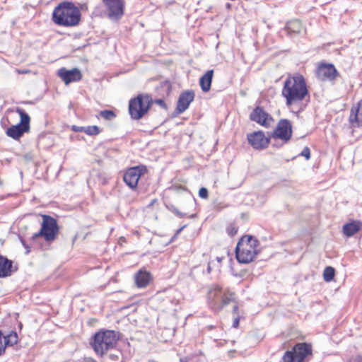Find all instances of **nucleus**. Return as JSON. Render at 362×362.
I'll list each match as a JSON object with an SVG mask.
<instances>
[{
    "label": "nucleus",
    "instance_id": "obj_1",
    "mask_svg": "<svg viewBox=\"0 0 362 362\" xmlns=\"http://www.w3.org/2000/svg\"><path fill=\"white\" fill-rule=\"evenodd\" d=\"M308 94L306 83L302 75L291 76L285 80L281 95L286 99L287 106L302 102Z\"/></svg>",
    "mask_w": 362,
    "mask_h": 362
},
{
    "label": "nucleus",
    "instance_id": "obj_2",
    "mask_svg": "<svg viewBox=\"0 0 362 362\" xmlns=\"http://www.w3.org/2000/svg\"><path fill=\"white\" fill-rule=\"evenodd\" d=\"M81 11L73 3L64 1L60 3L53 11L52 21L58 25L73 27L81 21Z\"/></svg>",
    "mask_w": 362,
    "mask_h": 362
},
{
    "label": "nucleus",
    "instance_id": "obj_3",
    "mask_svg": "<svg viewBox=\"0 0 362 362\" xmlns=\"http://www.w3.org/2000/svg\"><path fill=\"white\" fill-rule=\"evenodd\" d=\"M259 252L258 240L252 235H244L237 244L235 256L240 263L247 264L252 262Z\"/></svg>",
    "mask_w": 362,
    "mask_h": 362
},
{
    "label": "nucleus",
    "instance_id": "obj_4",
    "mask_svg": "<svg viewBox=\"0 0 362 362\" xmlns=\"http://www.w3.org/2000/svg\"><path fill=\"white\" fill-rule=\"evenodd\" d=\"M235 294L228 290H223L218 285H212L207 294L211 308L215 311L221 310L223 306L235 300Z\"/></svg>",
    "mask_w": 362,
    "mask_h": 362
},
{
    "label": "nucleus",
    "instance_id": "obj_5",
    "mask_svg": "<svg viewBox=\"0 0 362 362\" xmlns=\"http://www.w3.org/2000/svg\"><path fill=\"white\" fill-rule=\"evenodd\" d=\"M117 342V335L114 331L106 330L97 332L90 343L98 355L103 356L105 351L112 349Z\"/></svg>",
    "mask_w": 362,
    "mask_h": 362
},
{
    "label": "nucleus",
    "instance_id": "obj_6",
    "mask_svg": "<svg viewBox=\"0 0 362 362\" xmlns=\"http://www.w3.org/2000/svg\"><path fill=\"white\" fill-rule=\"evenodd\" d=\"M151 105V98L149 95H139L132 98L129 103V112L134 119H139L148 112Z\"/></svg>",
    "mask_w": 362,
    "mask_h": 362
},
{
    "label": "nucleus",
    "instance_id": "obj_7",
    "mask_svg": "<svg viewBox=\"0 0 362 362\" xmlns=\"http://www.w3.org/2000/svg\"><path fill=\"white\" fill-rule=\"evenodd\" d=\"M16 112L21 117L20 123L11 126L6 130V134L13 139H18L24 133L30 130V118L28 114L24 110L19 107L16 109Z\"/></svg>",
    "mask_w": 362,
    "mask_h": 362
},
{
    "label": "nucleus",
    "instance_id": "obj_8",
    "mask_svg": "<svg viewBox=\"0 0 362 362\" xmlns=\"http://www.w3.org/2000/svg\"><path fill=\"white\" fill-rule=\"evenodd\" d=\"M312 354V347L307 343H298L286 351L282 359L284 362H304L305 358Z\"/></svg>",
    "mask_w": 362,
    "mask_h": 362
},
{
    "label": "nucleus",
    "instance_id": "obj_9",
    "mask_svg": "<svg viewBox=\"0 0 362 362\" xmlns=\"http://www.w3.org/2000/svg\"><path fill=\"white\" fill-rule=\"evenodd\" d=\"M43 221L42 223L40 230L33 235V238L35 239L40 236H42L47 241H51L55 239L58 233V226L57 221L47 215H43Z\"/></svg>",
    "mask_w": 362,
    "mask_h": 362
},
{
    "label": "nucleus",
    "instance_id": "obj_10",
    "mask_svg": "<svg viewBox=\"0 0 362 362\" xmlns=\"http://www.w3.org/2000/svg\"><path fill=\"white\" fill-rule=\"evenodd\" d=\"M292 136V126L289 120L281 119L272 134L273 139H279L284 143L288 142Z\"/></svg>",
    "mask_w": 362,
    "mask_h": 362
},
{
    "label": "nucleus",
    "instance_id": "obj_11",
    "mask_svg": "<svg viewBox=\"0 0 362 362\" xmlns=\"http://www.w3.org/2000/svg\"><path fill=\"white\" fill-rule=\"evenodd\" d=\"M107 8L108 17L112 21H117L124 14L123 0H103Z\"/></svg>",
    "mask_w": 362,
    "mask_h": 362
},
{
    "label": "nucleus",
    "instance_id": "obj_12",
    "mask_svg": "<svg viewBox=\"0 0 362 362\" xmlns=\"http://www.w3.org/2000/svg\"><path fill=\"white\" fill-rule=\"evenodd\" d=\"M316 74L321 81H332L337 78L339 74L333 64H322L317 67Z\"/></svg>",
    "mask_w": 362,
    "mask_h": 362
},
{
    "label": "nucleus",
    "instance_id": "obj_13",
    "mask_svg": "<svg viewBox=\"0 0 362 362\" xmlns=\"http://www.w3.org/2000/svg\"><path fill=\"white\" fill-rule=\"evenodd\" d=\"M143 173V168L139 166L130 168L124 174V181L130 188L134 189L137 187L139 180Z\"/></svg>",
    "mask_w": 362,
    "mask_h": 362
},
{
    "label": "nucleus",
    "instance_id": "obj_14",
    "mask_svg": "<svg viewBox=\"0 0 362 362\" xmlns=\"http://www.w3.org/2000/svg\"><path fill=\"white\" fill-rule=\"evenodd\" d=\"M57 75L66 85L72 82L79 81L82 78L81 72L77 68L68 70L66 68L62 67L58 70Z\"/></svg>",
    "mask_w": 362,
    "mask_h": 362
},
{
    "label": "nucleus",
    "instance_id": "obj_15",
    "mask_svg": "<svg viewBox=\"0 0 362 362\" xmlns=\"http://www.w3.org/2000/svg\"><path fill=\"white\" fill-rule=\"evenodd\" d=\"M249 144L255 149H263L268 146L269 139L264 132L258 131L247 135Z\"/></svg>",
    "mask_w": 362,
    "mask_h": 362
},
{
    "label": "nucleus",
    "instance_id": "obj_16",
    "mask_svg": "<svg viewBox=\"0 0 362 362\" xmlns=\"http://www.w3.org/2000/svg\"><path fill=\"white\" fill-rule=\"evenodd\" d=\"M250 119L265 127H268L273 121L269 114L259 106L256 107L250 113Z\"/></svg>",
    "mask_w": 362,
    "mask_h": 362
},
{
    "label": "nucleus",
    "instance_id": "obj_17",
    "mask_svg": "<svg viewBox=\"0 0 362 362\" xmlns=\"http://www.w3.org/2000/svg\"><path fill=\"white\" fill-rule=\"evenodd\" d=\"M194 93L192 90L182 92L179 98L176 106L177 114L183 113L189 106V104L194 100Z\"/></svg>",
    "mask_w": 362,
    "mask_h": 362
},
{
    "label": "nucleus",
    "instance_id": "obj_18",
    "mask_svg": "<svg viewBox=\"0 0 362 362\" xmlns=\"http://www.w3.org/2000/svg\"><path fill=\"white\" fill-rule=\"evenodd\" d=\"M349 120L354 127H362V100L351 107Z\"/></svg>",
    "mask_w": 362,
    "mask_h": 362
},
{
    "label": "nucleus",
    "instance_id": "obj_19",
    "mask_svg": "<svg viewBox=\"0 0 362 362\" xmlns=\"http://www.w3.org/2000/svg\"><path fill=\"white\" fill-rule=\"evenodd\" d=\"M13 262L8 258L0 255V277H7L11 275Z\"/></svg>",
    "mask_w": 362,
    "mask_h": 362
},
{
    "label": "nucleus",
    "instance_id": "obj_20",
    "mask_svg": "<svg viewBox=\"0 0 362 362\" xmlns=\"http://www.w3.org/2000/svg\"><path fill=\"white\" fill-rule=\"evenodd\" d=\"M151 274L146 271L139 270L135 274V283L138 288H145L151 281Z\"/></svg>",
    "mask_w": 362,
    "mask_h": 362
},
{
    "label": "nucleus",
    "instance_id": "obj_21",
    "mask_svg": "<svg viewBox=\"0 0 362 362\" xmlns=\"http://www.w3.org/2000/svg\"><path fill=\"white\" fill-rule=\"evenodd\" d=\"M362 227V221H352L343 226V233L347 237H351L357 233Z\"/></svg>",
    "mask_w": 362,
    "mask_h": 362
},
{
    "label": "nucleus",
    "instance_id": "obj_22",
    "mask_svg": "<svg viewBox=\"0 0 362 362\" xmlns=\"http://www.w3.org/2000/svg\"><path fill=\"white\" fill-rule=\"evenodd\" d=\"M214 70L207 71L199 79V85L204 92H208L211 88Z\"/></svg>",
    "mask_w": 362,
    "mask_h": 362
},
{
    "label": "nucleus",
    "instance_id": "obj_23",
    "mask_svg": "<svg viewBox=\"0 0 362 362\" xmlns=\"http://www.w3.org/2000/svg\"><path fill=\"white\" fill-rule=\"evenodd\" d=\"M286 29L288 33H300L303 27L298 20H293L287 23Z\"/></svg>",
    "mask_w": 362,
    "mask_h": 362
},
{
    "label": "nucleus",
    "instance_id": "obj_24",
    "mask_svg": "<svg viewBox=\"0 0 362 362\" xmlns=\"http://www.w3.org/2000/svg\"><path fill=\"white\" fill-rule=\"evenodd\" d=\"M5 348L7 346H12L16 344L18 341V337L16 332L12 331L8 334L4 336Z\"/></svg>",
    "mask_w": 362,
    "mask_h": 362
},
{
    "label": "nucleus",
    "instance_id": "obj_25",
    "mask_svg": "<svg viewBox=\"0 0 362 362\" xmlns=\"http://www.w3.org/2000/svg\"><path fill=\"white\" fill-rule=\"evenodd\" d=\"M106 362H122V352L117 349H110V352L107 355Z\"/></svg>",
    "mask_w": 362,
    "mask_h": 362
},
{
    "label": "nucleus",
    "instance_id": "obj_26",
    "mask_svg": "<svg viewBox=\"0 0 362 362\" xmlns=\"http://www.w3.org/2000/svg\"><path fill=\"white\" fill-rule=\"evenodd\" d=\"M335 271L332 267H327L323 272V278L325 281H331L334 276Z\"/></svg>",
    "mask_w": 362,
    "mask_h": 362
},
{
    "label": "nucleus",
    "instance_id": "obj_27",
    "mask_svg": "<svg viewBox=\"0 0 362 362\" xmlns=\"http://www.w3.org/2000/svg\"><path fill=\"white\" fill-rule=\"evenodd\" d=\"M81 129L88 135L93 136L100 133V129L98 126H88L81 127Z\"/></svg>",
    "mask_w": 362,
    "mask_h": 362
},
{
    "label": "nucleus",
    "instance_id": "obj_28",
    "mask_svg": "<svg viewBox=\"0 0 362 362\" xmlns=\"http://www.w3.org/2000/svg\"><path fill=\"white\" fill-rule=\"evenodd\" d=\"M100 115L107 120H112L116 117L115 113L112 110H109L101 111Z\"/></svg>",
    "mask_w": 362,
    "mask_h": 362
},
{
    "label": "nucleus",
    "instance_id": "obj_29",
    "mask_svg": "<svg viewBox=\"0 0 362 362\" xmlns=\"http://www.w3.org/2000/svg\"><path fill=\"white\" fill-rule=\"evenodd\" d=\"M226 232L228 235L233 236L238 232V227L233 224H230L226 228Z\"/></svg>",
    "mask_w": 362,
    "mask_h": 362
},
{
    "label": "nucleus",
    "instance_id": "obj_30",
    "mask_svg": "<svg viewBox=\"0 0 362 362\" xmlns=\"http://www.w3.org/2000/svg\"><path fill=\"white\" fill-rule=\"evenodd\" d=\"M199 196L201 198L206 199L208 197V190L205 187H202L199 191Z\"/></svg>",
    "mask_w": 362,
    "mask_h": 362
},
{
    "label": "nucleus",
    "instance_id": "obj_31",
    "mask_svg": "<svg viewBox=\"0 0 362 362\" xmlns=\"http://www.w3.org/2000/svg\"><path fill=\"white\" fill-rule=\"evenodd\" d=\"M300 155L302 156H304L307 160H308L310 158V149L308 147L304 148V149L302 151Z\"/></svg>",
    "mask_w": 362,
    "mask_h": 362
},
{
    "label": "nucleus",
    "instance_id": "obj_32",
    "mask_svg": "<svg viewBox=\"0 0 362 362\" xmlns=\"http://www.w3.org/2000/svg\"><path fill=\"white\" fill-rule=\"evenodd\" d=\"M4 338L2 332L0 331V356L5 352V346L2 343V339Z\"/></svg>",
    "mask_w": 362,
    "mask_h": 362
},
{
    "label": "nucleus",
    "instance_id": "obj_33",
    "mask_svg": "<svg viewBox=\"0 0 362 362\" xmlns=\"http://www.w3.org/2000/svg\"><path fill=\"white\" fill-rule=\"evenodd\" d=\"M155 103L158 105L159 106H160L161 107L164 108V109H166L167 108V106L165 105V103L163 100L162 99H157L155 100Z\"/></svg>",
    "mask_w": 362,
    "mask_h": 362
},
{
    "label": "nucleus",
    "instance_id": "obj_34",
    "mask_svg": "<svg viewBox=\"0 0 362 362\" xmlns=\"http://www.w3.org/2000/svg\"><path fill=\"white\" fill-rule=\"evenodd\" d=\"M239 322H240V319L238 317H235L234 319V321H233V327L234 328H237L239 325Z\"/></svg>",
    "mask_w": 362,
    "mask_h": 362
},
{
    "label": "nucleus",
    "instance_id": "obj_35",
    "mask_svg": "<svg viewBox=\"0 0 362 362\" xmlns=\"http://www.w3.org/2000/svg\"><path fill=\"white\" fill-rule=\"evenodd\" d=\"M21 243L26 250L25 254L28 255L30 252L29 246L25 243V241L23 239H21Z\"/></svg>",
    "mask_w": 362,
    "mask_h": 362
},
{
    "label": "nucleus",
    "instance_id": "obj_36",
    "mask_svg": "<svg viewBox=\"0 0 362 362\" xmlns=\"http://www.w3.org/2000/svg\"><path fill=\"white\" fill-rule=\"evenodd\" d=\"M16 72H17L18 74H24L30 73V70H28V69H23V70H21V69H16Z\"/></svg>",
    "mask_w": 362,
    "mask_h": 362
},
{
    "label": "nucleus",
    "instance_id": "obj_37",
    "mask_svg": "<svg viewBox=\"0 0 362 362\" xmlns=\"http://www.w3.org/2000/svg\"><path fill=\"white\" fill-rule=\"evenodd\" d=\"M81 127H82L73 126L72 129L75 132H83Z\"/></svg>",
    "mask_w": 362,
    "mask_h": 362
},
{
    "label": "nucleus",
    "instance_id": "obj_38",
    "mask_svg": "<svg viewBox=\"0 0 362 362\" xmlns=\"http://www.w3.org/2000/svg\"><path fill=\"white\" fill-rule=\"evenodd\" d=\"M175 214L181 218L184 216V214L178 211H175Z\"/></svg>",
    "mask_w": 362,
    "mask_h": 362
},
{
    "label": "nucleus",
    "instance_id": "obj_39",
    "mask_svg": "<svg viewBox=\"0 0 362 362\" xmlns=\"http://www.w3.org/2000/svg\"><path fill=\"white\" fill-rule=\"evenodd\" d=\"M238 310V306L236 305L233 307V313H235Z\"/></svg>",
    "mask_w": 362,
    "mask_h": 362
},
{
    "label": "nucleus",
    "instance_id": "obj_40",
    "mask_svg": "<svg viewBox=\"0 0 362 362\" xmlns=\"http://www.w3.org/2000/svg\"><path fill=\"white\" fill-rule=\"evenodd\" d=\"M180 362H188L187 360L185 358H181L180 359Z\"/></svg>",
    "mask_w": 362,
    "mask_h": 362
},
{
    "label": "nucleus",
    "instance_id": "obj_41",
    "mask_svg": "<svg viewBox=\"0 0 362 362\" xmlns=\"http://www.w3.org/2000/svg\"><path fill=\"white\" fill-rule=\"evenodd\" d=\"M207 272H208V273L211 272V267L209 265H208Z\"/></svg>",
    "mask_w": 362,
    "mask_h": 362
},
{
    "label": "nucleus",
    "instance_id": "obj_42",
    "mask_svg": "<svg viewBox=\"0 0 362 362\" xmlns=\"http://www.w3.org/2000/svg\"><path fill=\"white\" fill-rule=\"evenodd\" d=\"M185 226L180 228L178 230H177V233H179L183 228H184Z\"/></svg>",
    "mask_w": 362,
    "mask_h": 362
},
{
    "label": "nucleus",
    "instance_id": "obj_43",
    "mask_svg": "<svg viewBox=\"0 0 362 362\" xmlns=\"http://www.w3.org/2000/svg\"><path fill=\"white\" fill-rule=\"evenodd\" d=\"M213 328H214V326H213V325H210V326H209V329H212Z\"/></svg>",
    "mask_w": 362,
    "mask_h": 362
},
{
    "label": "nucleus",
    "instance_id": "obj_44",
    "mask_svg": "<svg viewBox=\"0 0 362 362\" xmlns=\"http://www.w3.org/2000/svg\"><path fill=\"white\" fill-rule=\"evenodd\" d=\"M3 185L1 180H0V186H1Z\"/></svg>",
    "mask_w": 362,
    "mask_h": 362
}]
</instances>
